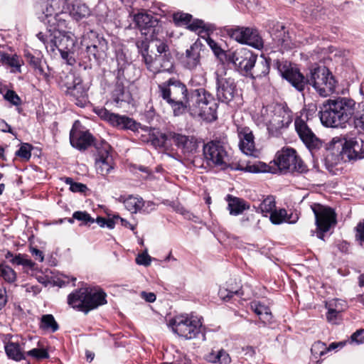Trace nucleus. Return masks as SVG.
Masks as SVG:
<instances>
[{
	"instance_id": "1",
	"label": "nucleus",
	"mask_w": 364,
	"mask_h": 364,
	"mask_svg": "<svg viewBox=\"0 0 364 364\" xmlns=\"http://www.w3.org/2000/svg\"><path fill=\"white\" fill-rule=\"evenodd\" d=\"M279 70L282 77L299 91H302L305 85L309 83L321 97L329 96L335 92L336 80L326 66L312 68L306 80L299 71L293 68Z\"/></svg>"
},
{
	"instance_id": "2",
	"label": "nucleus",
	"mask_w": 364,
	"mask_h": 364,
	"mask_svg": "<svg viewBox=\"0 0 364 364\" xmlns=\"http://www.w3.org/2000/svg\"><path fill=\"white\" fill-rule=\"evenodd\" d=\"M356 102L350 98L338 97L326 100L318 114L321 124L326 127L343 128L353 116Z\"/></svg>"
},
{
	"instance_id": "3",
	"label": "nucleus",
	"mask_w": 364,
	"mask_h": 364,
	"mask_svg": "<svg viewBox=\"0 0 364 364\" xmlns=\"http://www.w3.org/2000/svg\"><path fill=\"white\" fill-rule=\"evenodd\" d=\"M158 93L171 107L175 116L186 112L191 91L188 92L186 85L180 80L171 77L159 84Z\"/></svg>"
},
{
	"instance_id": "4",
	"label": "nucleus",
	"mask_w": 364,
	"mask_h": 364,
	"mask_svg": "<svg viewBox=\"0 0 364 364\" xmlns=\"http://www.w3.org/2000/svg\"><path fill=\"white\" fill-rule=\"evenodd\" d=\"M218 103L213 95L203 88L191 90L186 111L194 117L208 122L217 119Z\"/></svg>"
},
{
	"instance_id": "5",
	"label": "nucleus",
	"mask_w": 364,
	"mask_h": 364,
	"mask_svg": "<svg viewBox=\"0 0 364 364\" xmlns=\"http://www.w3.org/2000/svg\"><path fill=\"white\" fill-rule=\"evenodd\" d=\"M106 294L100 287H85L70 294L68 303L73 308L87 313L107 303Z\"/></svg>"
},
{
	"instance_id": "6",
	"label": "nucleus",
	"mask_w": 364,
	"mask_h": 364,
	"mask_svg": "<svg viewBox=\"0 0 364 364\" xmlns=\"http://www.w3.org/2000/svg\"><path fill=\"white\" fill-rule=\"evenodd\" d=\"M55 29L48 33L40 32L37 34L38 38L42 41L46 48L51 51H54L57 48L59 51L69 50L70 52H76L77 39L73 33L66 31Z\"/></svg>"
},
{
	"instance_id": "7",
	"label": "nucleus",
	"mask_w": 364,
	"mask_h": 364,
	"mask_svg": "<svg viewBox=\"0 0 364 364\" xmlns=\"http://www.w3.org/2000/svg\"><path fill=\"white\" fill-rule=\"evenodd\" d=\"M64 3L65 0H46L42 14L38 17L47 26L46 33L53 31L55 29L63 31L68 28L67 21L64 18L66 14L60 12L61 6Z\"/></svg>"
},
{
	"instance_id": "8",
	"label": "nucleus",
	"mask_w": 364,
	"mask_h": 364,
	"mask_svg": "<svg viewBox=\"0 0 364 364\" xmlns=\"http://www.w3.org/2000/svg\"><path fill=\"white\" fill-rule=\"evenodd\" d=\"M203 162L210 168L225 169L230 163V156L224 144L217 140L208 141L203 148Z\"/></svg>"
},
{
	"instance_id": "9",
	"label": "nucleus",
	"mask_w": 364,
	"mask_h": 364,
	"mask_svg": "<svg viewBox=\"0 0 364 364\" xmlns=\"http://www.w3.org/2000/svg\"><path fill=\"white\" fill-rule=\"evenodd\" d=\"M136 46L141 53L142 59L147 69L154 74L173 70V60L171 54L157 55L155 58L148 53L149 45L146 41L137 42Z\"/></svg>"
},
{
	"instance_id": "10",
	"label": "nucleus",
	"mask_w": 364,
	"mask_h": 364,
	"mask_svg": "<svg viewBox=\"0 0 364 364\" xmlns=\"http://www.w3.org/2000/svg\"><path fill=\"white\" fill-rule=\"evenodd\" d=\"M174 333L186 339L195 338L200 332L202 322L193 315H179L171 321Z\"/></svg>"
},
{
	"instance_id": "11",
	"label": "nucleus",
	"mask_w": 364,
	"mask_h": 364,
	"mask_svg": "<svg viewBox=\"0 0 364 364\" xmlns=\"http://www.w3.org/2000/svg\"><path fill=\"white\" fill-rule=\"evenodd\" d=\"M311 208L315 215L316 235L323 240L324 233L336 224V215L332 208L319 203H314Z\"/></svg>"
},
{
	"instance_id": "12",
	"label": "nucleus",
	"mask_w": 364,
	"mask_h": 364,
	"mask_svg": "<svg viewBox=\"0 0 364 364\" xmlns=\"http://www.w3.org/2000/svg\"><path fill=\"white\" fill-rule=\"evenodd\" d=\"M226 60L232 63L240 73L249 74L257 62V55L247 48H239L228 51L225 54Z\"/></svg>"
},
{
	"instance_id": "13",
	"label": "nucleus",
	"mask_w": 364,
	"mask_h": 364,
	"mask_svg": "<svg viewBox=\"0 0 364 364\" xmlns=\"http://www.w3.org/2000/svg\"><path fill=\"white\" fill-rule=\"evenodd\" d=\"M215 75L217 97L221 102L229 103L237 94L235 80L228 75L223 68L218 69Z\"/></svg>"
},
{
	"instance_id": "14",
	"label": "nucleus",
	"mask_w": 364,
	"mask_h": 364,
	"mask_svg": "<svg viewBox=\"0 0 364 364\" xmlns=\"http://www.w3.org/2000/svg\"><path fill=\"white\" fill-rule=\"evenodd\" d=\"M277 165L279 169L289 172L304 173L307 167L291 148L283 149L277 156Z\"/></svg>"
},
{
	"instance_id": "15",
	"label": "nucleus",
	"mask_w": 364,
	"mask_h": 364,
	"mask_svg": "<svg viewBox=\"0 0 364 364\" xmlns=\"http://www.w3.org/2000/svg\"><path fill=\"white\" fill-rule=\"evenodd\" d=\"M333 144L342 145L341 155L344 160H357L364 158V135L346 139L344 143L339 138H333Z\"/></svg>"
},
{
	"instance_id": "16",
	"label": "nucleus",
	"mask_w": 364,
	"mask_h": 364,
	"mask_svg": "<svg viewBox=\"0 0 364 364\" xmlns=\"http://www.w3.org/2000/svg\"><path fill=\"white\" fill-rule=\"evenodd\" d=\"M230 37L238 43L249 45L255 48L263 46L262 38L256 29L248 27H235L228 29Z\"/></svg>"
},
{
	"instance_id": "17",
	"label": "nucleus",
	"mask_w": 364,
	"mask_h": 364,
	"mask_svg": "<svg viewBox=\"0 0 364 364\" xmlns=\"http://www.w3.org/2000/svg\"><path fill=\"white\" fill-rule=\"evenodd\" d=\"M89 38L90 41L86 43V55L81 57L82 59L87 58L88 61H99L103 59L106 55V52L108 49L107 41L102 36L96 34V33L91 31L89 33Z\"/></svg>"
},
{
	"instance_id": "18",
	"label": "nucleus",
	"mask_w": 364,
	"mask_h": 364,
	"mask_svg": "<svg viewBox=\"0 0 364 364\" xmlns=\"http://www.w3.org/2000/svg\"><path fill=\"white\" fill-rule=\"evenodd\" d=\"M110 147L108 144L103 145L97 149L95 158V168L98 173L106 176L109 174L114 167L112 156L109 153Z\"/></svg>"
},
{
	"instance_id": "19",
	"label": "nucleus",
	"mask_w": 364,
	"mask_h": 364,
	"mask_svg": "<svg viewBox=\"0 0 364 364\" xmlns=\"http://www.w3.org/2000/svg\"><path fill=\"white\" fill-rule=\"evenodd\" d=\"M172 141L178 149L186 156H189L197 151L198 148V139L193 136H187L180 133L173 132L170 135Z\"/></svg>"
},
{
	"instance_id": "20",
	"label": "nucleus",
	"mask_w": 364,
	"mask_h": 364,
	"mask_svg": "<svg viewBox=\"0 0 364 364\" xmlns=\"http://www.w3.org/2000/svg\"><path fill=\"white\" fill-rule=\"evenodd\" d=\"M294 125L300 139L309 149H316L321 146V141L316 136L304 119L301 118L296 119Z\"/></svg>"
},
{
	"instance_id": "21",
	"label": "nucleus",
	"mask_w": 364,
	"mask_h": 364,
	"mask_svg": "<svg viewBox=\"0 0 364 364\" xmlns=\"http://www.w3.org/2000/svg\"><path fill=\"white\" fill-rule=\"evenodd\" d=\"M240 139L239 147L242 153L247 156H256L254 136L249 127H240L237 129Z\"/></svg>"
},
{
	"instance_id": "22",
	"label": "nucleus",
	"mask_w": 364,
	"mask_h": 364,
	"mask_svg": "<svg viewBox=\"0 0 364 364\" xmlns=\"http://www.w3.org/2000/svg\"><path fill=\"white\" fill-rule=\"evenodd\" d=\"M65 94L80 107H84L88 102L87 88L83 85L82 79L77 80L74 86L65 90Z\"/></svg>"
},
{
	"instance_id": "23",
	"label": "nucleus",
	"mask_w": 364,
	"mask_h": 364,
	"mask_svg": "<svg viewBox=\"0 0 364 364\" xmlns=\"http://www.w3.org/2000/svg\"><path fill=\"white\" fill-rule=\"evenodd\" d=\"M202 44L195 42L186 51V55L183 59V66L188 70H195L200 65V51Z\"/></svg>"
},
{
	"instance_id": "24",
	"label": "nucleus",
	"mask_w": 364,
	"mask_h": 364,
	"mask_svg": "<svg viewBox=\"0 0 364 364\" xmlns=\"http://www.w3.org/2000/svg\"><path fill=\"white\" fill-rule=\"evenodd\" d=\"M26 343L21 339L18 341H9L4 345V349L9 358L15 361H21L26 359Z\"/></svg>"
},
{
	"instance_id": "25",
	"label": "nucleus",
	"mask_w": 364,
	"mask_h": 364,
	"mask_svg": "<svg viewBox=\"0 0 364 364\" xmlns=\"http://www.w3.org/2000/svg\"><path fill=\"white\" fill-rule=\"evenodd\" d=\"M92 136L87 132L72 129L70 133V144L78 149H85L92 143Z\"/></svg>"
},
{
	"instance_id": "26",
	"label": "nucleus",
	"mask_w": 364,
	"mask_h": 364,
	"mask_svg": "<svg viewBox=\"0 0 364 364\" xmlns=\"http://www.w3.org/2000/svg\"><path fill=\"white\" fill-rule=\"evenodd\" d=\"M270 221L274 225H279L283 223L294 224L299 220V215L296 212L288 214L284 208L277 210L276 208L269 215Z\"/></svg>"
},
{
	"instance_id": "27",
	"label": "nucleus",
	"mask_w": 364,
	"mask_h": 364,
	"mask_svg": "<svg viewBox=\"0 0 364 364\" xmlns=\"http://www.w3.org/2000/svg\"><path fill=\"white\" fill-rule=\"evenodd\" d=\"M173 132H168L166 133H163L158 129L151 128L149 133V141L156 148L165 147L166 142L172 140L170 135L172 134Z\"/></svg>"
},
{
	"instance_id": "28",
	"label": "nucleus",
	"mask_w": 364,
	"mask_h": 364,
	"mask_svg": "<svg viewBox=\"0 0 364 364\" xmlns=\"http://www.w3.org/2000/svg\"><path fill=\"white\" fill-rule=\"evenodd\" d=\"M205 358L208 363L213 364H230L232 362L229 353L223 348L217 350H212L205 355Z\"/></svg>"
},
{
	"instance_id": "29",
	"label": "nucleus",
	"mask_w": 364,
	"mask_h": 364,
	"mask_svg": "<svg viewBox=\"0 0 364 364\" xmlns=\"http://www.w3.org/2000/svg\"><path fill=\"white\" fill-rule=\"evenodd\" d=\"M250 309L259 316L262 323H271L272 315L268 306L259 301H254L250 303Z\"/></svg>"
},
{
	"instance_id": "30",
	"label": "nucleus",
	"mask_w": 364,
	"mask_h": 364,
	"mask_svg": "<svg viewBox=\"0 0 364 364\" xmlns=\"http://www.w3.org/2000/svg\"><path fill=\"white\" fill-rule=\"evenodd\" d=\"M227 200L228 202V210L231 215H240L244 210H247L250 208L246 202L240 198L228 195L227 196Z\"/></svg>"
},
{
	"instance_id": "31",
	"label": "nucleus",
	"mask_w": 364,
	"mask_h": 364,
	"mask_svg": "<svg viewBox=\"0 0 364 364\" xmlns=\"http://www.w3.org/2000/svg\"><path fill=\"white\" fill-rule=\"evenodd\" d=\"M113 126L119 129L136 132L141 127V124L132 118L117 114Z\"/></svg>"
},
{
	"instance_id": "32",
	"label": "nucleus",
	"mask_w": 364,
	"mask_h": 364,
	"mask_svg": "<svg viewBox=\"0 0 364 364\" xmlns=\"http://www.w3.org/2000/svg\"><path fill=\"white\" fill-rule=\"evenodd\" d=\"M256 63L252 71L250 73L254 77H261L269 73V61L267 58L262 55Z\"/></svg>"
},
{
	"instance_id": "33",
	"label": "nucleus",
	"mask_w": 364,
	"mask_h": 364,
	"mask_svg": "<svg viewBox=\"0 0 364 364\" xmlns=\"http://www.w3.org/2000/svg\"><path fill=\"white\" fill-rule=\"evenodd\" d=\"M124 204L127 210L136 213L142 208L144 201L140 197L129 196L124 200Z\"/></svg>"
},
{
	"instance_id": "34",
	"label": "nucleus",
	"mask_w": 364,
	"mask_h": 364,
	"mask_svg": "<svg viewBox=\"0 0 364 364\" xmlns=\"http://www.w3.org/2000/svg\"><path fill=\"white\" fill-rule=\"evenodd\" d=\"M275 208V199L273 196H269L261 202L257 212L262 213L264 216H267L270 215Z\"/></svg>"
},
{
	"instance_id": "35",
	"label": "nucleus",
	"mask_w": 364,
	"mask_h": 364,
	"mask_svg": "<svg viewBox=\"0 0 364 364\" xmlns=\"http://www.w3.org/2000/svg\"><path fill=\"white\" fill-rule=\"evenodd\" d=\"M40 328L53 333L58 330L59 326L52 314H45L41 317Z\"/></svg>"
},
{
	"instance_id": "36",
	"label": "nucleus",
	"mask_w": 364,
	"mask_h": 364,
	"mask_svg": "<svg viewBox=\"0 0 364 364\" xmlns=\"http://www.w3.org/2000/svg\"><path fill=\"white\" fill-rule=\"evenodd\" d=\"M338 304H339V301L334 300L326 304V307L328 309L326 318L328 321L333 323H336L338 315L342 311V308H339Z\"/></svg>"
},
{
	"instance_id": "37",
	"label": "nucleus",
	"mask_w": 364,
	"mask_h": 364,
	"mask_svg": "<svg viewBox=\"0 0 364 364\" xmlns=\"http://www.w3.org/2000/svg\"><path fill=\"white\" fill-rule=\"evenodd\" d=\"M112 97L117 104L122 102H128L129 100V93L125 90L124 87L122 84L117 83L112 92Z\"/></svg>"
},
{
	"instance_id": "38",
	"label": "nucleus",
	"mask_w": 364,
	"mask_h": 364,
	"mask_svg": "<svg viewBox=\"0 0 364 364\" xmlns=\"http://www.w3.org/2000/svg\"><path fill=\"white\" fill-rule=\"evenodd\" d=\"M134 21L141 30L148 28L153 26V18L147 14L140 13L134 16Z\"/></svg>"
},
{
	"instance_id": "39",
	"label": "nucleus",
	"mask_w": 364,
	"mask_h": 364,
	"mask_svg": "<svg viewBox=\"0 0 364 364\" xmlns=\"http://www.w3.org/2000/svg\"><path fill=\"white\" fill-rule=\"evenodd\" d=\"M0 60L8 64L9 66L16 69V71L21 72V60L16 55H10L7 53L0 52Z\"/></svg>"
},
{
	"instance_id": "40",
	"label": "nucleus",
	"mask_w": 364,
	"mask_h": 364,
	"mask_svg": "<svg viewBox=\"0 0 364 364\" xmlns=\"http://www.w3.org/2000/svg\"><path fill=\"white\" fill-rule=\"evenodd\" d=\"M90 11L89 8L84 4H75L73 6L70 14L76 20H80L90 15Z\"/></svg>"
},
{
	"instance_id": "41",
	"label": "nucleus",
	"mask_w": 364,
	"mask_h": 364,
	"mask_svg": "<svg viewBox=\"0 0 364 364\" xmlns=\"http://www.w3.org/2000/svg\"><path fill=\"white\" fill-rule=\"evenodd\" d=\"M77 80H81V78L73 73H63L60 77L59 83L62 87L66 89L65 90H68L75 85Z\"/></svg>"
},
{
	"instance_id": "42",
	"label": "nucleus",
	"mask_w": 364,
	"mask_h": 364,
	"mask_svg": "<svg viewBox=\"0 0 364 364\" xmlns=\"http://www.w3.org/2000/svg\"><path fill=\"white\" fill-rule=\"evenodd\" d=\"M25 58L28 63L33 67L41 75H44V70L41 67V60L40 58L36 57L30 53L25 54Z\"/></svg>"
},
{
	"instance_id": "43",
	"label": "nucleus",
	"mask_w": 364,
	"mask_h": 364,
	"mask_svg": "<svg viewBox=\"0 0 364 364\" xmlns=\"http://www.w3.org/2000/svg\"><path fill=\"white\" fill-rule=\"evenodd\" d=\"M10 262L14 264L22 265L30 269H32L34 266V263L31 259H28L26 255L21 254L12 257Z\"/></svg>"
},
{
	"instance_id": "44",
	"label": "nucleus",
	"mask_w": 364,
	"mask_h": 364,
	"mask_svg": "<svg viewBox=\"0 0 364 364\" xmlns=\"http://www.w3.org/2000/svg\"><path fill=\"white\" fill-rule=\"evenodd\" d=\"M1 276L4 279L9 283L14 282L16 279V275L14 269L6 265L0 266Z\"/></svg>"
},
{
	"instance_id": "45",
	"label": "nucleus",
	"mask_w": 364,
	"mask_h": 364,
	"mask_svg": "<svg viewBox=\"0 0 364 364\" xmlns=\"http://www.w3.org/2000/svg\"><path fill=\"white\" fill-rule=\"evenodd\" d=\"M26 355L33 358L36 360H42L49 357V354L46 349L38 348H32L26 351Z\"/></svg>"
},
{
	"instance_id": "46",
	"label": "nucleus",
	"mask_w": 364,
	"mask_h": 364,
	"mask_svg": "<svg viewBox=\"0 0 364 364\" xmlns=\"http://www.w3.org/2000/svg\"><path fill=\"white\" fill-rule=\"evenodd\" d=\"M311 351L315 358H317L327 352V347L324 343L316 341L312 345Z\"/></svg>"
},
{
	"instance_id": "47",
	"label": "nucleus",
	"mask_w": 364,
	"mask_h": 364,
	"mask_svg": "<svg viewBox=\"0 0 364 364\" xmlns=\"http://www.w3.org/2000/svg\"><path fill=\"white\" fill-rule=\"evenodd\" d=\"M32 146L28 143H23L19 149L16 152V155L22 159L28 161L31 156Z\"/></svg>"
},
{
	"instance_id": "48",
	"label": "nucleus",
	"mask_w": 364,
	"mask_h": 364,
	"mask_svg": "<svg viewBox=\"0 0 364 364\" xmlns=\"http://www.w3.org/2000/svg\"><path fill=\"white\" fill-rule=\"evenodd\" d=\"M4 98L14 106H18L22 102L20 97L16 93V92L11 90H6V93L4 94Z\"/></svg>"
},
{
	"instance_id": "49",
	"label": "nucleus",
	"mask_w": 364,
	"mask_h": 364,
	"mask_svg": "<svg viewBox=\"0 0 364 364\" xmlns=\"http://www.w3.org/2000/svg\"><path fill=\"white\" fill-rule=\"evenodd\" d=\"M73 218L81 221L83 225L94 223L95 220L85 211H75L73 213Z\"/></svg>"
},
{
	"instance_id": "50",
	"label": "nucleus",
	"mask_w": 364,
	"mask_h": 364,
	"mask_svg": "<svg viewBox=\"0 0 364 364\" xmlns=\"http://www.w3.org/2000/svg\"><path fill=\"white\" fill-rule=\"evenodd\" d=\"M96 113L102 119L109 122L112 126H113L114 121L117 116V114L111 113L108 110H107L106 109H104V108L99 109L98 110L96 111Z\"/></svg>"
},
{
	"instance_id": "51",
	"label": "nucleus",
	"mask_w": 364,
	"mask_h": 364,
	"mask_svg": "<svg viewBox=\"0 0 364 364\" xmlns=\"http://www.w3.org/2000/svg\"><path fill=\"white\" fill-rule=\"evenodd\" d=\"M65 181L70 185V189L73 192L84 193L87 189L85 184L74 182L71 178H66Z\"/></svg>"
},
{
	"instance_id": "52",
	"label": "nucleus",
	"mask_w": 364,
	"mask_h": 364,
	"mask_svg": "<svg viewBox=\"0 0 364 364\" xmlns=\"http://www.w3.org/2000/svg\"><path fill=\"white\" fill-rule=\"evenodd\" d=\"M237 169L244 170L251 173L265 172L267 171V165L259 163L258 164L247 165L245 168H238Z\"/></svg>"
},
{
	"instance_id": "53",
	"label": "nucleus",
	"mask_w": 364,
	"mask_h": 364,
	"mask_svg": "<svg viewBox=\"0 0 364 364\" xmlns=\"http://www.w3.org/2000/svg\"><path fill=\"white\" fill-rule=\"evenodd\" d=\"M355 239L360 246L364 247V220L360 222L355 228Z\"/></svg>"
},
{
	"instance_id": "54",
	"label": "nucleus",
	"mask_w": 364,
	"mask_h": 364,
	"mask_svg": "<svg viewBox=\"0 0 364 364\" xmlns=\"http://www.w3.org/2000/svg\"><path fill=\"white\" fill-rule=\"evenodd\" d=\"M218 294L223 300H229L234 295H240V293L239 290L232 291L225 288H220Z\"/></svg>"
},
{
	"instance_id": "55",
	"label": "nucleus",
	"mask_w": 364,
	"mask_h": 364,
	"mask_svg": "<svg viewBox=\"0 0 364 364\" xmlns=\"http://www.w3.org/2000/svg\"><path fill=\"white\" fill-rule=\"evenodd\" d=\"M277 37L279 38L277 40L278 46H281L285 49L291 48V41L289 40V36L286 35L284 31L282 33H280L279 36H277Z\"/></svg>"
},
{
	"instance_id": "56",
	"label": "nucleus",
	"mask_w": 364,
	"mask_h": 364,
	"mask_svg": "<svg viewBox=\"0 0 364 364\" xmlns=\"http://www.w3.org/2000/svg\"><path fill=\"white\" fill-rule=\"evenodd\" d=\"M151 258L148 255L147 251L145 250L141 254L139 255L136 258V262L138 264L144 265V266H149L151 264Z\"/></svg>"
},
{
	"instance_id": "57",
	"label": "nucleus",
	"mask_w": 364,
	"mask_h": 364,
	"mask_svg": "<svg viewBox=\"0 0 364 364\" xmlns=\"http://www.w3.org/2000/svg\"><path fill=\"white\" fill-rule=\"evenodd\" d=\"M59 52L62 58L65 60L68 65H73L75 63V52H70L69 50H63Z\"/></svg>"
},
{
	"instance_id": "58",
	"label": "nucleus",
	"mask_w": 364,
	"mask_h": 364,
	"mask_svg": "<svg viewBox=\"0 0 364 364\" xmlns=\"http://www.w3.org/2000/svg\"><path fill=\"white\" fill-rule=\"evenodd\" d=\"M191 15L188 14L178 12L173 14V20L176 23H188L191 20Z\"/></svg>"
},
{
	"instance_id": "59",
	"label": "nucleus",
	"mask_w": 364,
	"mask_h": 364,
	"mask_svg": "<svg viewBox=\"0 0 364 364\" xmlns=\"http://www.w3.org/2000/svg\"><path fill=\"white\" fill-rule=\"evenodd\" d=\"M350 342L357 344L364 343V329H359L350 336Z\"/></svg>"
},
{
	"instance_id": "60",
	"label": "nucleus",
	"mask_w": 364,
	"mask_h": 364,
	"mask_svg": "<svg viewBox=\"0 0 364 364\" xmlns=\"http://www.w3.org/2000/svg\"><path fill=\"white\" fill-rule=\"evenodd\" d=\"M189 360L179 353L176 352V355H174V360L171 362H164L162 364H188Z\"/></svg>"
},
{
	"instance_id": "61",
	"label": "nucleus",
	"mask_w": 364,
	"mask_h": 364,
	"mask_svg": "<svg viewBox=\"0 0 364 364\" xmlns=\"http://www.w3.org/2000/svg\"><path fill=\"white\" fill-rule=\"evenodd\" d=\"M156 46L159 55L170 54L169 48L165 42L156 41Z\"/></svg>"
},
{
	"instance_id": "62",
	"label": "nucleus",
	"mask_w": 364,
	"mask_h": 364,
	"mask_svg": "<svg viewBox=\"0 0 364 364\" xmlns=\"http://www.w3.org/2000/svg\"><path fill=\"white\" fill-rule=\"evenodd\" d=\"M207 43L208 46L211 48V49L213 50L214 53L217 55H220L221 53H223V50L220 48V47L218 45V43L213 39L208 38L206 39Z\"/></svg>"
},
{
	"instance_id": "63",
	"label": "nucleus",
	"mask_w": 364,
	"mask_h": 364,
	"mask_svg": "<svg viewBox=\"0 0 364 364\" xmlns=\"http://www.w3.org/2000/svg\"><path fill=\"white\" fill-rule=\"evenodd\" d=\"M188 29L193 31H196L199 28H204V22L201 20H196L191 23L188 26Z\"/></svg>"
},
{
	"instance_id": "64",
	"label": "nucleus",
	"mask_w": 364,
	"mask_h": 364,
	"mask_svg": "<svg viewBox=\"0 0 364 364\" xmlns=\"http://www.w3.org/2000/svg\"><path fill=\"white\" fill-rule=\"evenodd\" d=\"M355 123L357 127H359L364 131V106L362 110V113L359 117L355 118Z\"/></svg>"
}]
</instances>
